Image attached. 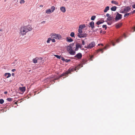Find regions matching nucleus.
Wrapping results in <instances>:
<instances>
[{"mask_svg":"<svg viewBox=\"0 0 135 135\" xmlns=\"http://www.w3.org/2000/svg\"><path fill=\"white\" fill-rule=\"evenodd\" d=\"M32 28L30 25L22 26L20 29V34L22 35H25L27 32L31 31Z\"/></svg>","mask_w":135,"mask_h":135,"instance_id":"nucleus-1","label":"nucleus"},{"mask_svg":"<svg viewBox=\"0 0 135 135\" xmlns=\"http://www.w3.org/2000/svg\"><path fill=\"white\" fill-rule=\"evenodd\" d=\"M74 45V44H70L69 45L67 46L66 47V50L69 53L72 55H74L75 54V52L73 50V48Z\"/></svg>","mask_w":135,"mask_h":135,"instance_id":"nucleus-2","label":"nucleus"},{"mask_svg":"<svg viewBox=\"0 0 135 135\" xmlns=\"http://www.w3.org/2000/svg\"><path fill=\"white\" fill-rule=\"evenodd\" d=\"M82 67V66L80 64L76 67L69 68L68 71V74L71 73V72L76 70L77 69H78Z\"/></svg>","mask_w":135,"mask_h":135,"instance_id":"nucleus-3","label":"nucleus"},{"mask_svg":"<svg viewBox=\"0 0 135 135\" xmlns=\"http://www.w3.org/2000/svg\"><path fill=\"white\" fill-rule=\"evenodd\" d=\"M50 36L51 38L56 39H60L61 38V36L60 35L54 33H51Z\"/></svg>","mask_w":135,"mask_h":135,"instance_id":"nucleus-4","label":"nucleus"},{"mask_svg":"<svg viewBox=\"0 0 135 135\" xmlns=\"http://www.w3.org/2000/svg\"><path fill=\"white\" fill-rule=\"evenodd\" d=\"M95 45V42H92L89 44L87 46H85V47L87 49H91L94 47Z\"/></svg>","mask_w":135,"mask_h":135,"instance_id":"nucleus-5","label":"nucleus"},{"mask_svg":"<svg viewBox=\"0 0 135 135\" xmlns=\"http://www.w3.org/2000/svg\"><path fill=\"white\" fill-rule=\"evenodd\" d=\"M82 47L81 46V45L80 43L78 42H76V43L75 45V51H77L78 50L79 48L81 49L82 48Z\"/></svg>","mask_w":135,"mask_h":135,"instance_id":"nucleus-6","label":"nucleus"},{"mask_svg":"<svg viewBox=\"0 0 135 135\" xmlns=\"http://www.w3.org/2000/svg\"><path fill=\"white\" fill-rule=\"evenodd\" d=\"M122 18V15L119 14L117 12V14L116 15L115 20H118L121 19Z\"/></svg>","mask_w":135,"mask_h":135,"instance_id":"nucleus-7","label":"nucleus"},{"mask_svg":"<svg viewBox=\"0 0 135 135\" xmlns=\"http://www.w3.org/2000/svg\"><path fill=\"white\" fill-rule=\"evenodd\" d=\"M75 57H76L79 59H81L82 57V55L80 53H78L75 56Z\"/></svg>","mask_w":135,"mask_h":135,"instance_id":"nucleus-8","label":"nucleus"},{"mask_svg":"<svg viewBox=\"0 0 135 135\" xmlns=\"http://www.w3.org/2000/svg\"><path fill=\"white\" fill-rule=\"evenodd\" d=\"M68 74V71H66L65 72L63 73L60 76V77H61L63 76H67V75Z\"/></svg>","mask_w":135,"mask_h":135,"instance_id":"nucleus-9","label":"nucleus"},{"mask_svg":"<svg viewBox=\"0 0 135 135\" xmlns=\"http://www.w3.org/2000/svg\"><path fill=\"white\" fill-rule=\"evenodd\" d=\"M130 9L131 8L129 6H128L124 8V10L123 12H124V13L127 12H129Z\"/></svg>","mask_w":135,"mask_h":135,"instance_id":"nucleus-10","label":"nucleus"},{"mask_svg":"<svg viewBox=\"0 0 135 135\" xmlns=\"http://www.w3.org/2000/svg\"><path fill=\"white\" fill-rule=\"evenodd\" d=\"M108 45H106L103 49H99L98 50H97L98 52H99L101 51V53H103V50L104 49L106 50L107 49L106 48L107 47H108Z\"/></svg>","mask_w":135,"mask_h":135,"instance_id":"nucleus-11","label":"nucleus"},{"mask_svg":"<svg viewBox=\"0 0 135 135\" xmlns=\"http://www.w3.org/2000/svg\"><path fill=\"white\" fill-rule=\"evenodd\" d=\"M66 40L67 41L69 42H72L73 41V39L69 37H67L66 38Z\"/></svg>","mask_w":135,"mask_h":135,"instance_id":"nucleus-12","label":"nucleus"},{"mask_svg":"<svg viewBox=\"0 0 135 135\" xmlns=\"http://www.w3.org/2000/svg\"><path fill=\"white\" fill-rule=\"evenodd\" d=\"M60 10L63 13H65L66 11L65 8L63 6L61 7L60 8Z\"/></svg>","mask_w":135,"mask_h":135,"instance_id":"nucleus-13","label":"nucleus"},{"mask_svg":"<svg viewBox=\"0 0 135 135\" xmlns=\"http://www.w3.org/2000/svg\"><path fill=\"white\" fill-rule=\"evenodd\" d=\"M89 25L91 28L93 29L94 28V22L93 21H92L90 22Z\"/></svg>","mask_w":135,"mask_h":135,"instance_id":"nucleus-14","label":"nucleus"},{"mask_svg":"<svg viewBox=\"0 0 135 135\" xmlns=\"http://www.w3.org/2000/svg\"><path fill=\"white\" fill-rule=\"evenodd\" d=\"M19 89L21 91L23 92L25 91L26 88L25 87H20Z\"/></svg>","mask_w":135,"mask_h":135,"instance_id":"nucleus-15","label":"nucleus"},{"mask_svg":"<svg viewBox=\"0 0 135 135\" xmlns=\"http://www.w3.org/2000/svg\"><path fill=\"white\" fill-rule=\"evenodd\" d=\"M11 75L9 73H6L4 74V76L6 77L7 78H8L11 76Z\"/></svg>","mask_w":135,"mask_h":135,"instance_id":"nucleus-16","label":"nucleus"},{"mask_svg":"<svg viewBox=\"0 0 135 135\" xmlns=\"http://www.w3.org/2000/svg\"><path fill=\"white\" fill-rule=\"evenodd\" d=\"M114 19V17L113 16H110L108 18H107V20L110 21L113 20Z\"/></svg>","mask_w":135,"mask_h":135,"instance_id":"nucleus-17","label":"nucleus"},{"mask_svg":"<svg viewBox=\"0 0 135 135\" xmlns=\"http://www.w3.org/2000/svg\"><path fill=\"white\" fill-rule=\"evenodd\" d=\"M51 11V10L50 9H48L46 10V13L47 14H50L52 12Z\"/></svg>","mask_w":135,"mask_h":135,"instance_id":"nucleus-18","label":"nucleus"},{"mask_svg":"<svg viewBox=\"0 0 135 135\" xmlns=\"http://www.w3.org/2000/svg\"><path fill=\"white\" fill-rule=\"evenodd\" d=\"M109 7L108 6H107V7H105V9L104 11V12H107L109 9Z\"/></svg>","mask_w":135,"mask_h":135,"instance_id":"nucleus-19","label":"nucleus"},{"mask_svg":"<svg viewBox=\"0 0 135 135\" xmlns=\"http://www.w3.org/2000/svg\"><path fill=\"white\" fill-rule=\"evenodd\" d=\"M37 57H36L33 60V62L34 63H36L37 62Z\"/></svg>","mask_w":135,"mask_h":135,"instance_id":"nucleus-20","label":"nucleus"},{"mask_svg":"<svg viewBox=\"0 0 135 135\" xmlns=\"http://www.w3.org/2000/svg\"><path fill=\"white\" fill-rule=\"evenodd\" d=\"M85 27V25H81L79 26V28L80 29L81 28V29H83Z\"/></svg>","mask_w":135,"mask_h":135,"instance_id":"nucleus-21","label":"nucleus"},{"mask_svg":"<svg viewBox=\"0 0 135 135\" xmlns=\"http://www.w3.org/2000/svg\"><path fill=\"white\" fill-rule=\"evenodd\" d=\"M116 9H117V7L116 6H113V7H112L111 8V10L112 11H115L116 10Z\"/></svg>","mask_w":135,"mask_h":135,"instance_id":"nucleus-22","label":"nucleus"},{"mask_svg":"<svg viewBox=\"0 0 135 135\" xmlns=\"http://www.w3.org/2000/svg\"><path fill=\"white\" fill-rule=\"evenodd\" d=\"M122 25V24L121 23H119L116 25V27L117 28H118L120 27Z\"/></svg>","mask_w":135,"mask_h":135,"instance_id":"nucleus-23","label":"nucleus"},{"mask_svg":"<svg viewBox=\"0 0 135 135\" xmlns=\"http://www.w3.org/2000/svg\"><path fill=\"white\" fill-rule=\"evenodd\" d=\"M38 60H37V62H38L39 63H40L41 62V61L42 60V58L41 57H37V59Z\"/></svg>","mask_w":135,"mask_h":135,"instance_id":"nucleus-24","label":"nucleus"},{"mask_svg":"<svg viewBox=\"0 0 135 135\" xmlns=\"http://www.w3.org/2000/svg\"><path fill=\"white\" fill-rule=\"evenodd\" d=\"M104 22V21H97V22L96 24L98 25H99L100 24L103 23Z\"/></svg>","mask_w":135,"mask_h":135,"instance_id":"nucleus-25","label":"nucleus"},{"mask_svg":"<svg viewBox=\"0 0 135 135\" xmlns=\"http://www.w3.org/2000/svg\"><path fill=\"white\" fill-rule=\"evenodd\" d=\"M70 36L72 37H75V33L74 32H71L70 34Z\"/></svg>","mask_w":135,"mask_h":135,"instance_id":"nucleus-26","label":"nucleus"},{"mask_svg":"<svg viewBox=\"0 0 135 135\" xmlns=\"http://www.w3.org/2000/svg\"><path fill=\"white\" fill-rule=\"evenodd\" d=\"M51 12H53L55 10V7L54 6H52L51 7Z\"/></svg>","mask_w":135,"mask_h":135,"instance_id":"nucleus-27","label":"nucleus"},{"mask_svg":"<svg viewBox=\"0 0 135 135\" xmlns=\"http://www.w3.org/2000/svg\"><path fill=\"white\" fill-rule=\"evenodd\" d=\"M81 33H78V34H77V36L79 38L82 37H83V36H82Z\"/></svg>","mask_w":135,"mask_h":135,"instance_id":"nucleus-28","label":"nucleus"},{"mask_svg":"<svg viewBox=\"0 0 135 135\" xmlns=\"http://www.w3.org/2000/svg\"><path fill=\"white\" fill-rule=\"evenodd\" d=\"M79 33H82L83 32L82 29H81V28H79L78 30Z\"/></svg>","mask_w":135,"mask_h":135,"instance_id":"nucleus-29","label":"nucleus"},{"mask_svg":"<svg viewBox=\"0 0 135 135\" xmlns=\"http://www.w3.org/2000/svg\"><path fill=\"white\" fill-rule=\"evenodd\" d=\"M51 40V38H48L47 40L46 41V42L47 43H49L50 41Z\"/></svg>","mask_w":135,"mask_h":135,"instance_id":"nucleus-30","label":"nucleus"},{"mask_svg":"<svg viewBox=\"0 0 135 135\" xmlns=\"http://www.w3.org/2000/svg\"><path fill=\"white\" fill-rule=\"evenodd\" d=\"M96 18V16H92L91 18V20H94Z\"/></svg>","mask_w":135,"mask_h":135,"instance_id":"nucleus-31","label":"nucleus"},{"mask_svg":"<svg viewBox=\"0 0 135 135\" xmlns=\"http://www.w3.org/2000/svg\"><path fill=\"white\" fill-rule=\"evenodd\" d=\"M82 44H81L82 47H83V46H84L85 44V42L83 40H82Z\"/></svg>","mask_w":135,"mask_h":135,"instance_id":"nucleus-32","label":"nucleus"},{"mask_svg":"<svg viewBox=\"0 0 135 135\" xmlns=\"http://www.w3.org/2000/svg\"><path fill=\"white\" fill-rule=\"evenodd\" d=\"M7 100L9 102H10L13 100V99L11 98H8Z\"/></svg>","mask_w":135,"mask_h":135,"instance_id":"nucleus-33","label":"nucleus"},{"mask_svg":"<svg viewBox=\"0 0 135 135\" xmlns=\"http://www.w3.org/2000/svg\"><path fill=\"white\" fill-rule=\"evenodd\" d=\"M4 102V100L3 99H0V104H2Z\"/></svg>","mask_w":135,"mask_h":135,"instance_id":"nucleus-34","label":"nucleus"},{"mask_svg":"<svg viewBox=\"0 0 135 135\" xmlns=\"http://www.w3.org/2000/svg\"><path fill=\"white\" fill-rule=\"evenodd\" d=\"M25 3V1L24 0H21L20 2L21 4H24Z\"/></svg>","mask_w":135,"mask_h":135,"instance_id":"nucleus-35","label":"nucleus"},{"mask_svg":"<svg viewBox=\"0 0 135 135\" xmlns=\"http://www.w3.org/2000/svg\"><path fill=\"white\" fill-rule=\"evenodd\" d=\"M131 13H126V14H125L124 15V17H126L127 16H128L129 15V14H131Z\"/></svg>","mask_w":135,"mask_h":135,"instance_id":"nucleus-36","label":"nucleus"},{"mask_svg":"<svg viewBox=\"0 0 135 135\" xmlns=\"http://www.w3.org/2000/svg\"><path fill=\"white\" fill-rule=\"evenodd\" d=\"M55 56L57 58L59 59H60V56H59L58 55H55Z\"/></svg>","mask_w":135,"mask_h":135,"instance_id":"nucleus-37","label":"nucleus"},{"mask_svg":"<svg viewBox=\"0 0 135 135\" xmlns=\"http://www.w3.org/2000/svg\"><path fill=\"white\" fill-rule=\"evenodd\" d=\"M82 36H83L84 37H85L87 35L86 34H82L81 33Z\"/></svg>","mask_w":135,"mask_h":135,"instance_id":"nucleus-38","label":"nucleus"},{"mask_svg":"<svg viewBox=\"0 0 135 135\" xmlns=\"http://www.w3.org/2000/svg\"><path fill=\"white\" fill-rule=\"evenodd\" d=\"M102 27L103 28H105V30H106L107 29V25H103L102 26Z\"/></svg>","mask_w":135,"mask_h":135,"instance_id":"nucleus-39","label":"nucleus"},{"mask_svg":"<svg viewBox=\"0 0 135 135\" xmlns=\"http://www.w3.org/2000/svg\"><path fill=\"white\" fill-rule=\"evenodd\" d=\"M51 40L53 42H56V40L54 39H51Z\"/></svg>","mask_w":135,"mask_h":135,"instance_id":"nucleus-40","label":"nucleus"},{"mask_svg":"<svg viewBox=\"0 0 135 135\" xmlns=\"http://www.w3.org/2000/svg\"><path fill=\"white\" fill-rule=\"evenodd\" d=\"M106 16L107 17H108V18L109 17H110L111 16L108 13H107L106 15Z\"/></svg>","mask_w":135,"mask_h":135,"instance_id":"nucleus-41","label":"nucleus"},{"mask_svg":"<svg viewBox=\"0 0 135 135\" xmlns=\"http://www.w3.org/2000/svg\"><path fill=\"white\" fill-rule=\"evenodd\" d=\"M65 62H69V61H70V60H67V59H66L65 60Z\"/></svg>","mask_w":135,"mask_h":135,"instance_id":"nucleus-42","label":"nucleus"},{"mask_svg":"<svg viewBox=\"0 0 135 135\" xmlns=\"http://www.w3.org/2000/svg\"><path fill=\"white\" fill-rule=\"evenodd\" d=\"M115 1H112L111 2V3H114V4H115Z\"/></svg>","mask_w":135,"mask_h":135,"instance_id":"nucleus-43","label":"nucleus"},{"mask_svg":"<svg viewBox=\"0 0 135 135\" xmlns=\"http://www.w3.org/2000/svg\"><path fill=\"white\" fill-rule=\"evenodd\" d=\"M132 14H133L135 13V10L133 11L132 12H131Z\"/></svg>","mask_w":135,"mask_h":135,"instance_id":"nucleus-44","label":"nucleus"},{"mask_svg":"<svg viewBox=\"0 0 135 135\" xmlns=\"http://www.w3.org/2000/svg\"><path fill=\"white\" fill-rule=\"evenodd\" d=\"M61 60L63 61H64L65 60V59L64 57H62L61 58Z\"/></svg>","mask_w":135,"mask_h":135,"instance_id":"nucleus-45","label":"nucleus"},{"mask_svg":"<svg viewBox=\"0 0 135 135\" xmlns=\"http://www.w3.org/2000/svg\"><path fill=\"white\" fill-rule=\"evenodd\" d=\"M112 44L113 46H114L115 45V44L113 42H112Z\"/></svg>","mask_w":135,"mask_h":135,"instance_id":"nucleus-46","label":"nucleus"},{"mask_svg":"<svg viewBox=\"0 0 135 135\" xmlns=\"http://www.w3.org/2000/svg\"><path fill=\"white\" fill-rule=\"evenodd\" d=\"M16 71V69H12V72H14L15 71Z\"/></svg>","mask_w":135,"mask_h":135,"instance_id":"nucleus-47","label":"nucleus"},{"mask_svg":"<svg viewBox=\"0 0 135 135\" xmlns=\"http://www.w3.org/2000/svg\"><path fill=\"white\" fill-rule=\"evenodd\" d=\"M132 7L133 8H135V4H134L132 6Z\"/></svg>","mask_w":135,"mask_h":135,"instance_id":"nucleus-48","label":"nucleus"},{"mask_svg":"<svg viewBox=\"0 0 135 135\" xmlns=\"http://www.w3.org/2000/svg\"><path fill=\"white\" fill-rule=\"evenodd\" d=\"M4 93L5 94H7V91H5L4 92Z\"/></svg>","mask_w":135,"mask_h":135,"instance_id":"nucleus-49","label":"nucleus"},{"mask_svg":"<svg viewBox=\"0 0 135 135\" xmlns=\"http://www.w3.org/2000/svg\"><path fill=\"white\" fill-rule=\"evenodd\" d=\"M93 56H91V57H90V59H91V60H92V59L93 58Z\"/></svg>","mask_w":135,"mask_h":135,"instance_id":"nucleus-50","label":"nucleus"},{"mask_svg":"<svg viewBox=\"0 0 135 135\" xmlns=\"http://www.w3.org/2000/svg\"><path fill=\"white\" fill-rule=\"evenodd\" d=\"M116 42H118L119 41V39H117V40H116Z\"/></svg>","mask_w":135,"mask_h":135,"instance_id":"nucleus-51","label":"nucleus"},{"mask_svg":"<svg viewBox=\"0 0 135 135\" xmlns=\"http://www.w3.org/2000/svg\"><path fill=\"white\" fill-rule=\"evenodd\" d=\"M133 29L134 30V31H133L134 32V31H135V27H134L133 28Z\"/></svg>","mask_w":135,"mask_h":135,"instance_id":"nucleus-52","label":"nucleus"},{"mask_svg":"<svg viewBox=\"0 0 135 135\" xmlns=\"http://www.w3.org/2000/svg\"><path fill=\"white\" fill-rule=\"evenodd\" d=\"M45 21H43L42 22H41V23H45Z\"/></svg>","mask_w":135,"mask_h":135,"instance_id":"nucleus-53","label":"nucleus"},{"mask_svg":"<svg viewBox=\"0 0 135 135\" xmlns=\"http://www.w3.org/2000/svg\"><path fill=\"white\" fill-rule=\"evenodd\" d=\"M123 36L124 37V38H126V35L125 34Z\"/></svg>","mask_w":135,"mask_h":135,"instance_id":"nucleus-54","label":"nucleus"},{"mask_svg":"<svg viewBox=\"0 0 135 135\" xmlns=\"http://www.w3.org/2000/svg\"><path fill=\"white\" fill-rule=\"evenodd\" d=\"M12 76H14V73H12Z\"/></svg>","mask_w":135,"mask_h":135,"instance_id":"nucleus-55","label":"nucleus"},{"mask_svg":"<svg viewBox=\"0 0 135 135\" xmlns=\"http://www.w3.org/2000/svg\"><path fill=\"white\" fill-rule=\"evenodd\" d=\"M102 30H101L100 31V33H102Z\"/></svg>","mask_w":135,"mask_h":135,"instance_id":"nucleus-56","label":"nucleus"},{"mask_svg":"<svg viewBox=\"0 0 135 135\" xmlns=\"http://www.w3.org/2000/svg\"><path fill=\"white\" fill-rule=\"evenodd\" d=\"M15 104H17V102H15Z\"/></svg>","mask_w":135,"mask_h":135,"instance_id":"nucleus-57","label":"nucleus"},{"mask_svg":"<svg viewBox=\"0 0 135 135\" xmlns=\"http://www.w3.org/2000/svg\"><path fill=\"white\" fill-rule=\"evenodd\" d=\"M108 25H110L111 24V23H108Z\"/></svg>","mask_w":135,"mask_h":135,"instance_id":"nucleus-58","label":"nucleus"},{"mask_svg":"<svg viewBox=\"0 0 135 135\" xmlns=\"http://www.w3.org/2000/svg\"><path fill=\"white\" fill-rule=\"evenodd\" d=\"M43 6L42 5H41L40 6V7H42Z\"/></svg>","mask_w":135,"mask_h":135,"instance_id":"nucleus-59","label":"nucleus"},{"mask_svg":"<svg viewBox=\"0 0 135 135\" xmlns=\"http://www.w3.org/2000/svg\"><path fill=\"white\" fill-rule=\"evenodd\" d=\"M100 45H102V46H103V44H100Z\"/></svg>","mask_w":135,"mask_h":135,"instance_id":"nucleus-60","label":"nucleus"},{"mask_svg":"<svg viewBox=\"0 0 135 135\" xmlns=\"http://www.w3.org/2000/svg\"><path fill=\"white\" fill-rule=\"evenodd\" d=\"M65 1H67L68 0H64Z\"/></svg>","mask_w":135,"mask_h":135,"instance_id":"nucleus-61","label":"nucleus"},{"mask_svg":"<svg viewBox=\"0 0 135 135\" xmlns=\"http://www.w3.org/2000/svg\"><path fill=\"white\" fill-rule=\"evenodd\" d=\"M105 32L104 31V32H103V33L104 34V33Z\"/></svg>","mask_w":135,"mask_h":135,"instance_id":"nucleus-62","label":"nucleus"},{"mask_svg":"<svg viewBox=\"0 0 135 135\" xmlns=\"http://www.w3.org/2000/svg\"><path fill=\"white\" fill-rule=\"evenodd\" d=\"M100 45V44H98V45L99 46V45Z\"/></svg>","mask_w":135,"mask_h":135,"instance_id":"nucleus-63","label":"nucleus"},{"mask_svg":"<svg viewBox=\"0 0 135 135\" xmlns=\"http://www.w3.org/2000/svg\"><path fill=\"white\" fill-rule=\"evenodd\" d=\"M0 31H2V29H1V30H0Z\"/></svg>","mask_w":135,"mask_h":135,"instance_id":"nucleus-64","label":"nucleus"}]
</instances>
